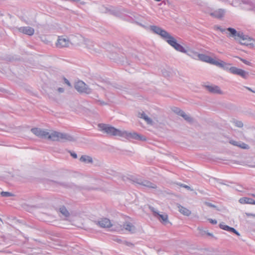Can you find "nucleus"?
<instances>
[{
    "mask_svg": "<svg viewBox=\"0 0 255 255\" xmlns=\"http://www.w3.org/2000/svg\"><path fill=\"white\" fill-rule=\"evenodd\" d=\"M183 187L187 189V190H193L192 189H191V188L189 186H188L187 185H184Z\"/></svg>",
    "mask_w": 255,
    "mask_h": 255,
    "instance_id": "41",
    "label": "nucleus"
},
{
    "mask_svg": "<svg viewBox=\"0 0 255 255\" xmlns=\"http://www.w3.org/2000/svg\"><path fill=\"white\" fill-rule=\"evenodd\" d=\"M225 14V10L223 9H219L214 12L210 13V15L216 18H221L224 16Z\"/></svg>",
    "mask_w": 255,
    "mask_h": 255,
    "instance_id": "18",
    "label": "nucleus"
},
{
    "mask_svg": "<svg viewBox=\"0 0 255 255\" xmlns=\"http://www.w3.org/2000/svg\"><path fill=\"white\" fill-rule=\"evenodd\" d=\"M240 203L241 204H250L255 205V201L250 198L243 197L239 200Z\"/></svg>",
    "mask_w": 255,
    "mask_h": 255,
    "instance_id": "21",
    "label": "nucleus"
},
{
    "mask_svg": "<svg viewBox=\"0 0 255 255\" xmlns=\"http://www.w3.org/2000/svg\"><path fill=\"white\" fill-rule=\"evenodd\" d=\"M188 55L191 57L192 58L198 60V55H199V53H198L196 52H190V53H187Z\"/></svg>",
    "mask_w": 255,
    "mask_h": 255,
    "instance_id": "25",
    "label": "nucleus"
},
{
    "mask_svg": "<svg viewBox=\"0 0 255 255\" xmlns=\"http://www.w3.org/2000/svg\"><path fill=\"white\" fill-rule=\"evenodd\" d=\"M155 0V1H161V0Z\"/></svg>",
    "mask_w": 255,
    "mask_h": 255,
    "instance_id": "51",
    "label": "nucleus"
},
{
    "mask_svg": "<svg viewBox=\"0 0 255 255\" xmlns=\"http://www.w3.org/2000/svg\"><path fill=\"white\" fill-rule=\"evenodd\" d=\"M206 89L210 92L215 94H222V91L220 90L219 87L215 85H208L206 86Z\"/></svg>",
    "mask_w": 255,
    "mask_h": 255,
    "instance_id": "15",
    "label": "nucleus"
},
{
    "mask_svg": "<svg viewBox=\"0 0 255 255\" xmlns=\"http://www.w3.org/2000/svg\"><path fill=\"white\" fill-rule=\"evenodd\" d=\"M178 185L182 187H183V186L185 185V184H181V183L178 184Z\"/></svg>",
    "mask_w": 255,
    "mask_h": 255,
    "instance_id": "49",
    "label": "nucleus"
},
{
    "mask_svg": "<svg viewBox=\"0 0 255 255\" xmlns=\"http://www.w3.org/2000/svg\"><path fill=\"white\" fill-rule=\"evenodd\" d=\"M80 160L82 162H84L87 163H92V158L91 157L87 155H82L80 158Z\"/></svg>",
    "mask_w": 255,
    "mask_h": 255,
    "instance_id": "23",
    "label": "nucleus"
},
{
    "mask_svg": "<svg viewBox=\"0 0 255 255\" xmlns=\"http://www.w3.org/2000/svg\"><path fill=\"white\" fill-rule=\"evenodd\" d=\"M138 117L141 119H143L147 124L150 125L153 124L152 120L150 118H149L143 112H139L138 113Z\"/></svg>",
    "mask_w": 255,
    "mask_h": 255,
    "instance_id": "17",
    "label": "nucleus"
},
{
    "mask_svg": "<svg viewBox=\"0 0 255 255\" xmlns=\"http://www.w3.org/2000/svg\"><path fill=\"white\" fill-rule=\"evenodd\" d=\"M243 3L249 4L250 6L255 7V4L249 0H242Z\"/></svg>",
    "mask_w": 255,
    "mask_h": 255,
    "instance_id": "30",
    "label": "nucleus"
},
{
    "mask_svg": "<svg viewBox=\"0 0 255 255\" xmlns=\"http://www.w3.org/2000/svg\"><path fill=\"white\" fill-rule=\"evenodd\" d=\"M60 212L61 214H62L65 217H68L69 215V213L68 210L65 207H62L60 208Z\"/></svg>",
    "mask_w": 255,
    "mask_h": 255,
    "instance_id": "26",
    "label": "nucleus"
},
{
    "mask_svg": "<svg viewBox=\"0 0 255 255\" xmlns=\"http://www.w3.org/2000/svg\"><path fill=\"white\" fill-rule=\"evenodd\" d=\"M98 126L99 130L103 133L112 136H119L121 137L122 136L123 130L116 128L109 125L99 124Z\"/></svg>",
    "mask_w": 255,
    "mask_h": 255,
    "instance_id": "4",
    "label": "nucleus"
},
{
    "mask_svg": "<svg viewBox=\"0 0 255 255\" xmlns=\"http://www.w3.org/2000/svg\"><path fill=\"white\" fill-rule=\"evenodd\" d=\"M240 59L241 61H242L245 64L248 65H250L251 63L249 61H247V60H246L245 59L241 58H240Z\"/></svg>",
    "mask_w": 255,
    "mask_h": 255,
    "instance_id": "35",
    "label": "nucleus"
},
{
    "mask_svg": "<svg viewBox=\"0 0 255 255\" xmlns=\"http://www.w3.org/2000/svg\"><path fill=\"white\" fill-rule=\"evenodd\" d=\"M47 138L52 141H61L63 142L74 140L73 137L68 134L55 131L50 133L48 132Z\"/></svg>",
    "mask_w": 255,
    "mask_h": 255,
    "instance_id": "3",
    "label": "nucleus"
},
{
    "mask_svg": "<svg viewBox=\"0 0 255 255\" xmlns=\"http://www.w3.org/2000/svg\"><path fill=\"white\" fill-rule=\"evenodd\" d=\"M116 241L118 242L122 243H123V242H124V241H122V240L119 239H118Z\"/></svg>",
    "mask_w": 255,
    "mask_h": 255,
    "instance_id": "47",
    "label": "nucleus"
},
{
    "mask_svg": "<svg viewBox=\"0 0 255 255\" xmlns=\"http://www.w3.org/2000/svg\"><path fill=\"white\" fill-rule=\"evenodd\" d=\"M31 131L40 138H47L48 131L46 130H43L40 128H33L31 129Z\"/></svg>",
    "mask_w": 255,
    "mask_h": 255,
    "instance_id": "10",
    "label": "nucleus"
},
{
    "mask_svg": "<svg viewBox=\"0 0 255 255\" xmlns=\"http://www.w3.org/2000/svg\"><path fill=\"white\" fill-rule=\"evenodd\" d=\"M207 234H208L209 236H212V234H211V233H208Z\"/></svg>",
    "mask_w": 255,
    "mask_h": 255,
    "instance_id": "50",
    "label": "nucleus"
},
{
    "mask_svg": "<svg viewBox=\"0 0 255 255\" xmlns=\"http://www.w3.org/2000/svg\"><path fill=\"white\" fill-rule=\"evenodd\" d=\"M132 182L137 185L142 186L148 188L155 189L156 185L148 181L143 180L138 177H133L132 179Z\"/></svg>",
    "mask_w": 255,
    "mask_h": 255,
    "instance_id": "8",
    "label": "nucleus"
},
{
    "mask_svg": "<svg viewBox=\"0 0 255 255\" xmlns=\"http://www.w3.org/2000/svg\"><path fill=\"white\" fill-rule=\"evenodd\" d=\"M248 75V73L247 72L242 70V71L240 72V76L244 78H246Z\"/></svg>",
    "mask_w": 255,
    "mask_h": 255,
    "instance_id": "33",
    "label": "nucleus"
},
{
    "mask_svg": "<svg viewBox=\"0 0 255 255\" xmlns=\"http://www.w3.org/2000/svg\"><path fill=\"white\" fill-rule=\"evenodd\" d=\"M217 28L220 30L221 32H224L225 31V29H223L222 28L220 27H218Z\"/></svg>",
    "mask_w": 255,
    "mask_h": 255,
    "instance_id": "44",
    "label": "nucleus"
},
{
    "mask_svg": "<svg viewBox=\"0 0 255 255\" xmlns=\"http://www.w3.org/2000/svg\"><path fill=\"white\" fill-rule=\"evenodd\" d=\"M238 146L243 149H248L249 148V146L248 144L242 142H239Z\"/></svg>",
    "mask_w": 255,
    "mask_h": 255,
    "instance_id": "29",
    "label": "nucleus"
},
{
    "mask_svg": "<svg viewBox=\"0 0 255 255\" xmlns=\"http://www.w3.org/2000/svg\"><path fill=\"white\" fill-rule=\"evenodd\" d=\"M0 221L1 220L0 218Z\"/></svg>",
    "mask_w": 255,
    "mask_h": 255,
    "instance_id": "53",
    "label": "nucleus"
},
{
    "mask_svg": "<svg viewBox=\"0 0 255 255\" xmlns=\"http://www.w3.org/2000/svg\"><path fill=\"white\" fill-rule=\"evenodd\" d=\"M124 228L127 231L131 233H133L135 232V227L129 222H126L123 225Z\"/></svg>",
    "mask_w": 255,
    "mask_h": 255,
    "instance_id": "19",
    "label": "nucleus"
},
{
    "mask_svg": "<svg viewBox=\"0 0 255 255\" xmlns=\"http://www.w3.org/2000/svg\"><path fill=\"white\" fill-rule=\"evenodd\" d=\"M85 44L87 48L90 50V52L93 54H96L99 52L98 48L94 47V45L93 42L88 40L85 41Z\"/></svg>",
    "mask_w": 255,
    "mask_h": 255,
    "instance_id": "14",
    "label": "nucleus"
},
{
    "mask_svg": "<svg viewBox=\"0 0 255 255\" xmlns=\"http://www.w3.org/2000/svg\"><path fill=\"white\" fill-rule=\"evenodd\" d=\"M150 29L155 33L159 35L168 44L173 47L176 50L183 53H187V51L180 44L178 43L175 38L166 30L155 25L151 26Z\"/></svg>",
    "mask_w": 255,
    "mask_h": 255,
    "instance_id": "1",
    "label": "nucleus"
},
{
    "mask_svg": "<svg viewBox=\"0 0 255 255\" xmlns=\"http://www.w3.org/2000/svg\"><path fill=\"white\" fill-rule=\"evenodd\" d=\"M239 142L238 141H235V140H231L230 141V143L234 145H235V146H238V144H239Z\"/></svg>",
    "mask_w": 255,
    "mask_h": 255,
    "instance_id": "36",
    "label": "nucleus"
},
{
    "mask_svg": "<svg viewBox=\"0 0 255 255\" xmlns=\"http://www.w3.org/2000/svg\"><path fill=\"white\" fill-rule=\"evenodd\" d=\"M99 102L101 105H106V103L104 102L99 101Z\"/></svg>",
    "mask_w": 255,
    "mask_h": 255,
    "instance_id": "48",
    "label": "nucleus"
},
{
    "mask_svg": "<svg viewBox=\"0 0 255 255\" xmlns=\"http://www.w3.org/2000/svg\"><path fill=\"white\" fill-rule=\"evenodd\" d=\"M172 111L175 113L177 114V115L180 116L181 115V113H183V111L180 110L179 108L177 107H173L172 108Z\"/></svg>",
    "mask_w": 255,
    "mask_h": 255,
    "instance_id": "28",
    "label": "nucleus"
},
{
    "mask_svg": "<svg viewBox=\"0 0 255 255\" xmlns=\"http://www.w3.org/2000/svg\"><path fill=\"white\" fill-rule=\"evenodd\" d=\"M214 65L221 68L223 69L226 71H229L230 72V69L232 67H230L231 64L226 63L221 60L215 59Z\"/></svg>",
    "mask_w": 255,
    "mask_h": 255,
    "instance_id": "11",
    "label": "nucleus"
},
{
    "mask_svg": "<svg viewBox=\"0 0 255 255\" xmlns=\"http://www.w3.org/2000/svg\"><path fill=\"white\" fill-rule=\"evenodd\" d=\"M0 195L3 197H10L13 195L11 193L8 192H1Z\"/></svg>",
    "mask_w": 255,
    "mask_h": 255,
    "instance_id": "32",
    "label": "nucleus"
},
{
    "mask_svg": "<svg viewBox=\"0 0 255 255\" xmlns=\"http://www.w3.org/2000/svg\"><path fill=\"white\" fill-rule=\"evenodd\" d=\"M58 91L60 93H63L64 92V89L62 88H59Z\"/></svg>",
    "mask_w": 255,
    "mask_h": 255,
    "instance_id": "42",
    "label": "nucleus"
},
{
    "mask_svg": "<svg viewBox=\"0 0 255 255\" xmlns=\"http://www.w3.org/2000/svg\"><path fill=\"white\" fill-rule=\"evenodd\" d=\"M242 69H239L235 67H232L230 69V72L233 74L240 75V72Z\"/></svg>",
    "mask_w": 255,
    "mask_h": 255,
    "instance_id": "24",
    "label": "nucleus"
},
{
    "mask_svg": "<svg viewBox=\"0 0 255 255\" xmlns=\"http://www.w3.org/2000/svg\"><path fill=\"white\" fill-rule=\"evenodd\" d=\"M122 137L127 139H134L138 140L144 141L146 138L140 134H138L135 132H128L126 130H123Z\"/></svg>",
    "mask_w": 255,
    "mask_h": 255,
    "instance_id": "9",
    "label": "nucleus"
},
{
    "mask_svg": "<svg viewBox=\"0 0 255 255\" xmlns=\"http://www.w3.org/2000/svg\"><path fill=\"white\" fill-rule=\"evenodd\" d=\"M178 211L183 215L185 216H189L191 212L188 209L184 208L181 205L178 206Z\"/></svg>",
    "mask_w": 255,
    "mask_h": 255,
    "instance_id": "22",
    "label": "nucleus"
},
{
    "mask_svg": "<svg viewBox=\"0 0 255 255\" xmlns=\"http://www.w3.org/2000/svg\"><path fill=\"white\" fill-rule=\"evenodd\" d=\"M220 228L224 230L227 231L229 232H233L237 235L238 236H240V234L238 232H237L234 228L230 227L227 225H226L224 224H220Z\"/></svg>",
    "mask_w": 255,
    "mask_h": 255,
    "instance_id": "20",
    "label": "nucleus"
},
{
    "mask_svg": "<svg viewBox=\"0 0 255 255\" xmlns=\"http://www.w3.org/2000/svg\"><path fill=\"white\" fill-rule=\"evenodd\" d=\"M76 38L72 36L71 39L65 36H59L56 43V46L59 48L66 47L69 46L70 44H78V42H77L75 40Z\"/></svg>",
    "mask_w": 255,
    "mask_h": 255,
    "instance_id": "5",
    "label": "nucleus"
},
{
    "mask_svg": "<svg viewBox=\"0 0 255 255\" xmlns=\"http://www.w3.org/2000/svg\"><path fill=\"white\" fill-rule=\"evenodd\" d=\"M180 116L182 117L186 121L188 122H190L192 121V118H191L189 115H187L184 112L181 113Z\"/></svg>",
    "mask_w": 255,
    "mask_h": 255,
    "instance_id": "27",
    "label": "nucleus"
},
{
    "mask_svg": "<svg viewBox=\"0 0 255 255\" xmlns=\"http://www.w3.org/2000/svg\"><path fill=\"white\" fill-rule=\"evenodd\" d=\"M227 30L230 32V36L233 37L235 40H239L242 45H253L254 40L247 35H245L242 32H237L233 28H228Z\"/></svg>",
    "mask_w": 255,
    "mask_h": 255,
    "instance_id": "2",
    "label": "nucleus"
},
{
    "mask_svg": "<svg viewBox=\"0 0 255 255\" xmlns=\"http://www.w3.org/2000/svg\"><path fill=\"white\" fill-rule=\"evenodd\" d=\"M110 12L111 13H112V14H114V15H116V16L118 15V14H119L118 12V11H117L116 10V9L110 10Z\"/></svg>",
    "mask_w": 255,
    "mask_h": 255,
    "instance_id": "37",
    "label": "nucleus"
},
{
    "mask_svg": "<svg viewBox=\"0 0 255 255\" xmlns=\"http://www.w3.org/2000/svg\"><path fill=\"white\" fill-rule=\"evenodd\" d=\"M149 209L153 213L154 216L162 224L166 225L169 223L168 215L166 213L160 214V213L153 207H149Z\"/></svg>",
    "mask_w": 255,
    "mask_h": 255,
    "instance_id": "6",
    "label": "nucleus"
},
{
    "mask_svg": "<svg viewBox=\"0 0 255 255\" xmlns=\"http://www.w3.org/2000/svg\"><path fill=\"white\" fill-rule=\"evenodd\" d=\"M246 88L247 89H248V90L251 91L252 92H253V93H255V91L253 90L251 88H249V87H246Z\"/></svg>",
    "mask_w": 255,
    "mask_h": 255,
    "instance_id": "43",
    "label": "nucleus"
},
{
    "mask_svg": "<svg viewBox=\"0 0 255 255\" xmlns=\"http://www.w3.org/2000/svg\"><path fill=\"white\" fill-rule=\"evenodd\" d=\"M247 216H253V217H255V215L253 214L248 213V214H247Z\"/></svg>",
    "mask_w": 255,
    "mask_h": 255,
    "instance_id": "46",
    "label": "nucleus"
},
{
    "mask_svg": "<svg viewBox=\"0 0 255 255\" xmlns=\"http://www.w3.org/2000/svg\"><path fill=\"white\" fill-rule=\"evenodd\" d=\"M65 83H66L68 85H69V86H70V85H70V82H69V81H68V80H67V79H65Z\"/></svg>",
    "mask_w": 255,
    "mask_h": 255,
    "instance_id": "45",
    "label": "nucleus"
},
{
    "mask_svg": "<svg viewBox=\"0 0 255 255\" xmlns=\"http://www.w3.org/2000/svg\"><path fill=\"white\" fill-rule=\"evenodd\" d=\"M75 88L76 90L82 93L90 94L92 90L82 81H78L75 83Z\"/></svg>",
    "mask_w": 255,
    "mask_h": 255,
    "instance_id": "7",
    "label": "nucleus"
},
{
    "mask_svg": "<svg viewBox=\"0 0 255 255\" xmlns=\"http://www.w3.org/2000/svg\"><path fill=\"white\" fill-rule=\"evenodd\" d=\"M198 59L202 61L214 65L216 59L213 58L205 54H199V55H198Z\"/></svg>",
    "mask_w": 255,
    "mask_h": 255,
    "instance_id": "12",
    "label": "nucleus"
},
{
    "mask_svg": "<svg viewBox=\"0 0 255 255\" xmlns=\"http://www.w3.org/2000/svg\"><path fill=\"white\" fill-rule=\"evenodd\" d=\"M19 32L31 36L34 34V29L29 26L20 27L18 28Z\"/></svg>",
    "mask_w": 255,
    "mask_h": 255,
    "instance_id": "13",
    "label": "nucleus"
},
{
    "mask_svg": "<svg viewBox=\"0 0 255 255\" xmlns=\"http://www.w3.org/2000/svg\"><path fill=\"white\" fill-rule=\"evenodd\" d=\"M98 224L102 228H110L112 226L110 220L107 218L101 219L98 222Z\"/></svg>",
    "mask_w": 255,
    "mask_h": 255,
    "instance_id": "16",
    "label": "nucleus"
},
{
    "mask_svg": "<svg viewBox=\"0 0 255 255\" xmlns=\"http://www.w3.org/2000/svg\"><path fill=\"white\" fill-rule=\"evenodd\" d=\"M71 155L74 158H76L77 157V154L75 152H71Z\"/></svg>",
    "mask_w": 255,
    "mask_h": 255,
    "instance_id": "40",
    "label": "nucleus"
},
{
    "mask_svg": "<svg viewBox=\"0 0 255 255\" xmlns=\"http://www.w3.org/2000/svg\"><path fill=\"white\" fill-rule=\"evenodd\" d=\"M123 244L128 247H132L133 246V245L132 243L128 242L126 241H124Z\"/></svg>",
    "mask_w": 255,
    "mask_h": 255,
    "instance_id": "34",
    "label": "nucleus"
},
{
    "mask_svg": "<svg viewBox=\"0 0 255 255\" xmlns=\"http://www.w3.org/2000/svg\"><path fill=\"white\" fill-rule=\"evenodd\" d=\"M206 204L209 206V207H213V208H215L216 206L212 204V203H206Z\"/></svg>",
    "mask_w": 255,
    "mask_h": 255,
    "instance_id": "38",
    "label": "nucleus"
},
{
    "mask_svg": "<svg viewBox=\"0 0 255 255\" xmlns=\"http://www.w3.org/2000/svg\"><path fill=\"white\" fill-rule=\"evenodd\" d=\"M233 123L237 127L242 128L243 126V123L241 121L235 120Z\"/></svg>",
    "mask_w": 255,
    "mask_h": 255,
    "instance_id": "31",
    "label": "nucleus"
},
{
    "mask_svg": "<svg viewBox=\"0 0 255 255\" xmlns=\"http://www.w3.org/2000/svg\"><path fill=\"white\" fill-rule=\"evenodd\" d=\"M210 222L213 224H216L217 223V221L215 220L209 219Z\"/></svg>",
    "mask_w": 255,
    "mask_h": 255,
    "instance_id": "39",
    "label": "nucleus"
},
{
    "mask_svg": "<svg viewBox=\"0 0 255 255\" xmlns=\"http://www.w3.org/2000/svg\"><path fill=\"white\" fill-rule=\"evenodd\" d=\"M253 196L255 197V195L253 194Z\"/></svg>",
    "mask_w": 255,
    "mask_h": 255,
    "instance_id": "52",
    "label": "nucleus"
}]
</instances>
